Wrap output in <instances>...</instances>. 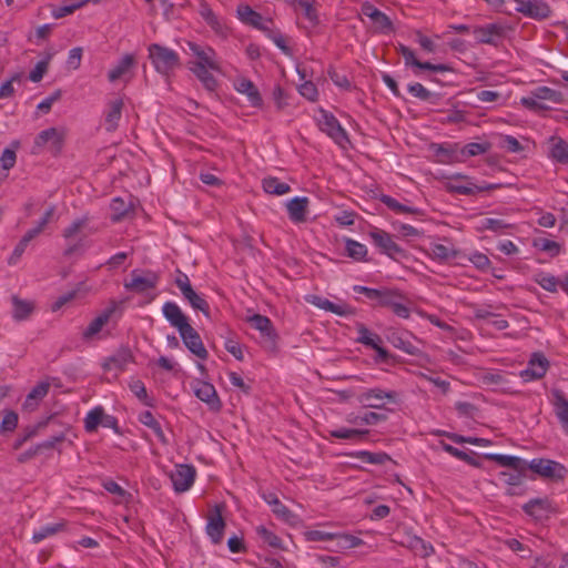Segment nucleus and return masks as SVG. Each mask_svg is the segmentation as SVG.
Listing matches in <instances>:
<instances>
[{
	"mask_svg": "<svg viewBox=\"0 0 568 568\" xmlns=\"http://www.w3.org/2000/svg\"><path fill=\"white\" fill-rule=\"evenodd\" d=\"M162 314L170 325L178 329L185 347L201 359L207 358V351L200 334L190 325L187 316L175 302H165Z\"/></svg>",
	"mask_w": 568,
	"mask_h": 568,
	"instance_id": "f257e3e1",
	"label": "nucleus"
},
{
	"mask_svg": "<svg viewBox=\"0 0 568 568\" xmlns=\"http://www.w3.org/2000/svg\"><path fill=\"white\" fill-rule=\"evenodd\" d=\"M237 17L239 19L248 26H252L261 31H263L268 38L273 40L275 45L283 51H286L285 39L280 32L273 30V21L271 19L264 18L261 13L254 11L247 4H241L237 7Z\"/></svg>",
	"mask_w": 568,
	"mask_h": 568,
	"instance_id": "f03ea898",
	"label": "nucleus"
},
{
	"mask_svg": "<svg viewBox=\"0 0 568 568\" xmlns=\"http://www.w3.org/2000/svg\"><path fill=\"white\" fill-rule=\"evenodd\" d=\"M149 59L160 74L169 78L180 65V57L174 50L152 43L148 48Z\"/></svg>",
	"mask_w": 568,
	"mask_h": 568,
	"instance_id": "7ed1b4c3",
	"label": "nucleus"
},
{
	"mask_svg": "<svg viewBox=\"0 0 568 568\" xmlns=\"http://www.w3.org/2000/svg\"><path fill=\"white\" fill-rule=\"evenodd\" d=\"M315 119L320 130L334 140L335 143L344 145L348 142L347 132L333 113L321 108Z\"/></svg>",
	"mask_w": 568,
	"mask_h": 568,
	"instance_id": "20e7f679",
	"label": "nucleus"
},
{
	"mask_svg": "<svg viewBox=\"0 0 568 568\" xmlns=\"http://www.w3.org/2000/svg\"><path fill=\"white\" fill-rule=\"evenodd\" d=\"M122 304L123 301L111 300L109 305L90 322L88 327L83 331L82 337L85 341L92 339L102 331L103 326L111 320L114 314L119 313L120 317L122 315Z\"/></svg>",
	"mask_w": 568,
	"mask_h": 568,
	"instance_id": "39448f33",
	"label": "nucleus"
},
{
	"mask_svg": "<svg viewBox=\"0 0 568 568\" xmlns=\"http://www.w3.org/2000/svg\"><path fill=\"white\" fill-rule=\"evenodd\" d=\"M65 138L64 129L49 128L41 131L34 139L32 153H40L42 149L48 146L52 152L58 153L63 146Z\"/></svg>",
	"mask_w": 568,
	"mask_h": 568,
	"instance_id": "423d86ee",
	"label": "nucleus"
},
{
	"mask_svg": "<svg viewBox=\"0 0 568 568\" xmlns=\"http://www.w3.org/2000/svg\"><path fill=\"white\" fill-rule=\"evenodd\" d=\"M510 29L503 23H488L485 26H476L473 28L478 44L498 45V43L507 36Z\"/></svg>",
	"mask_w": 568,
	"mask_h": 568,
	"instance_id": "0eeeda50",
	"label": "nucleus"
},
{
	"mask_svg": "<svg viewBox=\"0 0 568 568\" xmlns=\"http://www.w3.org/2000/svg\"><path fill=\"white\" fill-rule=\"evenodd\" d=\"M398 394L381 387L366 388L358 395V400L366 407L382 409L386 403H396Z\"/></svg>",
	"mask_w": 568,
	"mask_h": 568,
	"instance_id": "6e6552de",
	"label": "nucleus"
},
{
	"mask_svg": "<svg viewBox=\"0 0 568 568\" xmlns=\"http://www.w3.org/2000/svg\"><path fill=\"white\" fill-rule=\"evenodd\" d=\"M446 187L452 193L460 195H474L480 192L494 190L497 187V185L488 183L477 185L474 182H471L467 176L457 174L449 179Z\"/></svg>",
	"mask_w": 568,
	"mask_h": 568,
	"instance_id": "1a4fd4ad",
	"label": "nucleus"
},
{
	"mask_svg": "<svg viewBox=\"0 0 568 568\" xmlns=\"http://www.w3.org/2000/svg\"><path fill=\"white\" fill-rule=\"evenodd\" d=\"M189 50L196 57L197 61L192 67L210 68L212 71L220 72L221 65L213 48L201 45L195 42L187 43Z\"/></svg>",
	"mask_w": 568,
	"mask_h": 568,
	"instance_id": "9d476101",
	"label": "nucleus"
},
{
	"mask_svg": "<svg viewBox=\"0 0 568 568\" xmlns=\"http://www.w3.org/2000/svg\"><path fill=\"white\" fill-rule=\"evenodd\" d=\"M549 368V361L541 353H534L527 367L519 373L526 383L544 377Z\"/></svg>",
	"mask_w": 568,
	"mask_h": 568,
	"instance_id": "9b49d317",
	"label": "nucleus"
},
{
	"mask_svg": "<svg viewBox=\"0 0 568 568\" xmlns=\"http://www.w3.org/2000/svg\"><path fill=\"white\" fill-rule=\"evenodd\" d=\"M529 468L545 477L550 479H560L565 475V467L551 459H545V458H535L529 463Z\"/></svg>",
	"mask_w": 568,
	"mask_h": 568,
	"instance_id": "f8f14e48",
	"label": "nucleus"
},
{
	"mask_svg": "<svg viewBox=\"0 0 568 568\" xmlns=\"http://www.w3.org/2000/svg\"><path fill=\"white\" fill-rule=\"evenodd\" d=\"M195 468L191 465H178L171 473V481L176 493H184L191 488L195 479Z\"/></svg>",
	"mask_w": 568,
	"mask_h": 568,
	"instance_id": "ddd939ff",
	"label": "nucleus"
},
{
	"mask_svg": "<svg viewBox=\"0 0 568 568\" xmlns=\"http://www.w3.org/2000/svg\"><path fill=\"white\" fill-rule=\"evenodd\" d=\"M516 10L526 17L541 20L550 16L549 6L542 0H515Z\"/></svg>",
	"mask_w": 568,
	"mask_h": 568,
	"instance_id": "4468645a",
	"label": "nucleus"
},
{
	"mask_svg": "<svg viewBox=\"0 0 568 568\" xmlns=\"http://www.w3.org/2000/svg\"><path fill=\"white\" fill-rule=\"evenodd\" d=\"M306 301L321 310L339 316H349L355 313V310L346 303L336 304L318 295H310L306 297Z\"/></svg>",
	"mask_w": 568,
	"mask_h": 568,
	"instance_id": "2eb2a0df",
	"label": "nucleus"
},
{
	"mask_svg": "<svg viewBox=\"0 0 568 568\" xmlns=\"http://www.w3.org/2000/svg\"><path fill=\"white\" fill-rule=\"evenodd\" d=\"M306 301L321 310L339 316H349L355 313V310L346 303L336 304L318 295H310L306 297Z\"/></svg>",
	"mask_w": 568,
	"mask_h": 568,
	"instance_id": "dca6fc26",
	"label": "nucleus"
},
{
	"mask_svg": "<svg viewBox=\"0 0 568 568\" xmlns=\"http://www.w3.org/2000/svg\"><path fill=\"white\" fill-rule=\"evenodd\" d=\"M374 244L381 248V251L390 257H395L403 253V250L397 245L392 236L379 229H375L369 233Z\"/></svg>",
	"mask_w": 568,
	"mask_h": 568,
	"instance_id": "f3484780",
	"label": "nucleus"
},
{
	"mask_svg": "<svg viewBox=\"0 0 568 568\" xmlns=\"http://www.w3.org/2000/svg\"><path fill=\"white\" fill-rule=\"evenodd\" d=\"M236 92L246 95L247 101L253 108H262L263 99L256 85L247 78H239L234 81Z\"/></svg>",
	"mask_w": 568,
	"mask_h": 568,
	"instance_id": "a211bd4d",
	"label": "nucleus"
},
{
	"mask_svg": "<svg viewBox=\"0 0 568 568\" xmlns=\"http://www.w3.org/2000/svg\"><path fill=\"white\" fill-rule=\"evenodd\" d=\"M158 284V276L154 273H149L142 276L138 271H132L131 280L124 283V287L128 291L135 293H145L149 290H153Z\"/></svg>",
	"mask_w": 568,
	"mask_h": 568,
	"instance_id": "6ab92c4d",
	"label": "nucleus"
},
{
	"mask_svg": "<svg viewBox=\"0 0 568 568\" xmlns=\"http://www.w3.org/2000/svg\"><path fill=\"white\" fill-rule=\"evenodd\" d=\"M310 200L306 196H296L286 202L288 219L295 223H304L307 219Z\"/></svg>",
	"mask_w": 568,
	"mask_h": 568,
	"instance_id": "aec40b11",
	"label": "nucleus"
},
{
	"mask_svg": "<svg viewBox=\"0 0 568 568\" xmlns=\"http://www.w3.org/2000/svg\"><path fill=\"white\" fill-rule=\"evenodd\" d=\"M548 156L552 162L568 165V141L552 135L547 141Z\"/></svg>",
	"mask_w": 568,
	"mask_h": 568,
	"instance_id": "412c9836",
	"label": "nucleus"
},
{
	"mask_svg": "<svg viewBox=\"0 0 568 568\" xmlns=\"http://www.w3.org/2000/svg\"><path fill=\"white\" fill-rule=\"evenodd\" d=\"M550 403L561 427L568 434V399L564 392L558 388H554L551 390Z\"/></svg>",
	"mask_w": 568,
	"mask_h": 568,
	"instance_id": "4be33fe9",
	"label": "nucleus"
},
{
	"mask_svg": "<svg viewBox=\"0 0 568 568\" xmlns=\"http://www.w3.org/2000/svg\"><path fill=\"white\" fill-rule=\"evenodd\" d=\"M132 361L131 351L128 347H121L113 355L105 358L102 366L104 371L123 372Z\"/></svg>",
	"mask_w": 568,
	"mask_h": 568,
	"instance_id": "5701e85b",
	"label": "nucleus"
},
{
	"mask_svg": "<svg viewBox=\"0 0 568 568\" xmlns=\"http://www.w3.org/2000/svg\"><path fill=\"white\" fill-rule=\"evenodd\" d=\"M194 394L202 402L206 403L212 409L219 410L221 402L215 387L207 382L197 381L194 385Z\"/></svg>",
	"mask_w": 568,
	"mask_h": 568,
	"instance_id": "b1692460",
	"label": "nucleus"
},
{
	"mask_svg": "<svg viewBox=\"0 0 568 568\" xmlns=\"http://www.w3.org/2000/svg\"><path fill=\"white\" fill-rule=\"evenodd\" d=\"M362 13L372 20L375 28L379 32H388L393 29L390 19L384 12H382L379 9L375 8L371 3L365 2L362 6Z\"/></svg>",
	"mask_w": 568,
	"mask_h": 568,
	"instance_id": "393cba45",
	"label": "nucleus"
},
{
	"mask_svg": "<svg viewBox=\"0 0 568 568\" xmlns=\"http://www.w3.org/2000/svg\"><path fill=\"white\" fill-rule=\"evenodd\" d=\"M123 105L124 102L121 98L111 100L106 104V109L104 112V125L108 132H114L118 129L119 122L122 116Z\"/></svg>",
	"mask_w": 568,
	"mask_h": 568,
	"instance_id": "a878e982",
	"label": "nucleus"
},
{
	"mask_svg": "<svg viewBox=\"0 0 568 568\" xmlns=\"http://www.w3.org/2000/svg\"><path fill=\"white\" fill-rule=\"evenodd\" d=\"M199 14L217 36L224 37L226 34L225 22L213 12L207 2H200Z\"/></svg>",
	"mask_w": 568,
	"mask_h": 568,
	"instance_id": "bb28decb",
	"label": "nucleus"
},
{
	"mask_svg": "<svg viewBox=\"0 0 568 568\" xmlns=\"http://www.w3.org/2000/svg\"><path fill=\"white\" fill-rule=\"evenodd\" d=\"M225 529V521L222 518L220 507H215V513L209 517L206 525V534L211 538L214 545H217L223 539V534Z\"/></svg>",
	"mask_w": 568,
	"mask_h": 568,
	"instance_id": "cd10ccee",
	"label": "nucleus"
},
{
	"mask_svg": "<svg viewBox=\"0 0 568 568\" xmlns=\"http://www.w3.org/2000/svg\"><path fill=\"white\" fill-rule=\"evenodd\" d=\"M247 322L257 329L263 336L267 337L272 342L276 338V333L273 328V324L267 316L261 314H254L247 318Z\"/></svg>",
	"mask_w": 568,
	"mask_h": 568,
	"instance_id": "c85d7f7f",
	"label": "nucleus"
},
{
	"mask_svg": "<svg viewBox=\"0 0 568 568\" xmlns=\"http://www.w3.org/2000/svg\"><path fill=\"white\" fill-rule=\"evenodd\" d=\"M50 384L47 382L37 384L27 395L23 407L29 410L36 409L39 405V402L47 396Z\"/></svg>",
	"mask_w": 568,
	"mask_h": 568,
	"instance_id": "c756f323",
	"label": "nucleus"
},
{
	"mask_svg": "<svg viewBox=\"0 0 568 568\" xmlns=\"http://www.w3.org/2000/svg\"><path fill=\"white\" fill-rule=\"evenodd\" d=\"M135 64L133 54H124L119 62L109 71L108 79L110 82H115Z\"/></svg>",
	"mask_w": 568,
	"mask_h": 568,
	"instance_id": "7c9ffc66",
	"label": "nucleus"
},
{
	"mask_svg": "<svg viewBox=\"0 0 568 568\" xmlns=\"http://www.w3.org/2000/svg\"><path fill=\"white\" fill-rule=\"evenodd\" d=\"M387 339L392 345L407 354H415V346L409 341L407 333L402 331H392L387 335Z\"/></svg>",
	"mask_w": 568,
	"mask_h": 568,
	"instance_id": "2f4dec72",
	"label": "nucleus"
},
{
	"mask_svg": "<svg viewBox=\"0 0 568 568\" xmlns=\"http://www.w3.org/2000/svg\"><path fill=\"white\" fill-rule=\"evenodd\" d=\"M12 317L20 322L27 320L34 310L32 302L12 296Z\"/></svg>",
	"mask_w": 568,
	"mask_h": 568,
	"instance_id": "473e14b6",
	"label": "nucleus"
},
{
	"mask_svg": "<svg viewBox=\"0 0 568 568\" xmlns=\"http://www.w3.org/2000/svg\"><path fill=\"white\" fill-rule=\"evenodd\" d=\"M485 458L496 462L501 467L511 468L513 470L526 469L525 462L517 456L486 454Z\"/></svg>",
	"mask_w": 568,
	"mask_h": 568,
	"instance_id": "72a5a7b5",
	"label": "nucleus"
},
{
	"mask_svg": "<svg viewBox=\"0 0 568 568\" xmlns=\"http://www.w3.org/2000/svg\"><path fill=\"white\" fill-rule=\"evenodd\" d=\"M524 510L529 516L536 519H542L547 517L550 509V503L547 499H532L524 505Z\"/></svg>",
	"mask_w": 568,
	"mask_h": 568,
	"instance_id": "f704fd0d",
	"label": "nucleus"
},
{
	"mask_svg": "<svg viewBox=\"0 0 568 568\" xmlns=\"http://www.w3.org/2000/svg\"><path fill=\"white\" fill-rule=\"evenodd\" d=\"M65 525L62 521L43 525L33 531L31 540L34 544H39L47 538L55 536L62 531Z\"/></svg>",
	"mask_w": 568,
	"mask_h": 568,
	"instance_id": "c9c22d12",
	"label": "nucleus"
},
{
	"mask_svg": "<svg viewBox=\"0 0 568 568\" xmlns=\"http://www.w3.org/2000/svg\"><path fill=\"white\" fill-rule=\"evenodd\" d=\"M264 500L272 507V511L277 518L286 523H290L293 519L294 515L292 511L276 497V495L270 494L264 496Z\"/></svg>",
	"mask_w": 568,
	"mask_h": 568,
	"instance_id": "e433bc0d",
	"label": "nucleus"
},
{
	"mask_svg": "<svg viewBox=\"0 0 568 568\" xmlns=\"http://www.w3.org/2000/svg\"><path fill=\"white\" fill-rule=\"evenodd\" d=\"M139 420L146 427L151 428L156 438L164 445L169 443L160 423L155 419L150 410H145L140 414Z\"/></svg>",
	"mask_w": 568,
	"mask_h": 568,
	"instance_id": "4c0bfd02",
	"label": "nucleus"
},
{
	"mask_svg": "<svg viewBox=\"0 0 568 568\" xmlns=\"http://www.w3.org/2000/svg\"><path fill=\"white\" fill-rule=\"evenodd\" d=\"M458 252L453 245H445L442 243H433L429 246V255L440 262H446L456 257Z\"/></svg>",
	"mask_w": 568,
	"mask_h": 568,
	"instance_id": "58836bf2",
	"label": "nucleus"
},
{
	"mask_svg": "<svg viewBox=\"0 0 568 568\" xmlns=\"http://www.w3.org/2000/svg\"><path fill=\"white\" fill-rule=\"evenodd\" d=\"M182 296L193 310L202 312L205 316L210 315L209 303L201 294L196 293L194 288L182 293Z\"/></svg>",
	"mask_w": 568,
	"mask_h": 568,
	"instance_id": "ea45409f",
	"label": "nucleus"
},
{
	"mask_svg": "<svg viewBox=\"0 0 568 568\" xmlns=\"http://www.w3.org/2000/svg\"><path fill=\"white\" fill-rule=\"evenodd\" d=\"M368 435L367 429H355L341 427L329 430V436L338 439H348L353 442H359Z\"/></svg>",
	"mask_w": 568,
	"mask_h": 568,
	"instance_id": "a19ab883",
	"label": "nucleus"
},
{
	"mask_svg": "<svg viewBox=\"0 0 568 568\" xmlns=\"http://www.w3.org/2000/svg\"><path fill=\"white\" fill-rule=\"evenodd\" d=\"M263 190L272 195H284L291 191V186L274 176L265 178L262 181Z\"/></svg>",
	"mask_w": 568,
	"mask_h": 568,
	"instance_id": "79ce46f5",
	"label": "nucleus"
},
{
	"mask_svg": "<svg viewBox=\"0 0 568 568\" xmlns=\"http://www.w3.org/2000/svg\"><path fill=\"white\" fill-rule=\"evenodd\" d=\"M190 70L193 72V74L197 78V80L203 84V87L210 91H215L217 87V80L215 77L211 73L210 68H202V67H191Z\"/></svg>",
	"mask_w": 568,
	"mask_h": 568,
	"instance_id": "37998d69",
	"label": "nucleus"
},
{
	"mask_svg": "<svg viewBox=\"0 0 568 568\" xmlns=\"http://www.w3.org/2000/svg\"><path fill=\"white\" fill-rule=\"evenodd\" d=\"M351 457L361 459L363 463L372 465L385 464L390 457L385 453H372L368 450H358L349 454Z\"/></svg>",
	"mask_w": 568,
	"mask_h": 568,
	"instance_id": "c03bdc74",
	"label": "nucleus"
},
{
	"mask_svg": "<svg viewBox=\"0 0 568 568\" xmlns=\"http://www.w3.org/2000/svg\"><path fill=\"white\" fill-rule=\"evenodd\" d=\"M257 537L267 546L276 549H283L281 538L263 525L255 527Z\"/></svg>",
	"mask_w": 568,
	"mask_h": 568,
	"instance_id": "a18cd8bd",
	"label": "nucleus"
},
{
	"mask_svg": "<svg viewBox=\"0 0 568 568\" xmlns=\"http://www.w3.org/2000/svg\"><path fill=\"white\" fill-rule=\"evenodd\" d=\"M356 331V342L371 348L376 347V344H382V338L377 334L371 332L365 325H357Z\"/></svg>",
	"mask_w": 568,
	"mask_h": 568,
	"instance_id": "49530a36",
	"label": "nucleus"
},
{
	"mask_svg": "<svg viewBox=\"0 0 568 568\" xmlns=\"http://www.w3.org/2000/svg\"><path fill=\"white\" fill-rule=\"evenodd\" d=\"M407 90L413 97L422 101H429L432 103H436L439 100V95L437 93L430 92L422 83L418 82L408 84Z\"/></svg>",
	"mask_w": 568,
	"mask_h": 568,
	"instance_id": "de8ad7c7",
	"label": "nucleus"
},
{
	"mask_svg": "<svg viewBox=\"0 0 568 568\" xmlns=\"http://www.w3.org/2000/svg\"><path fill=\"white\" fill-rule=\"evenodd\" d=\"M333 540L336 541V548L339 550L356 548L364 544L363 539L356 536L341 532H335V537Z\"/></svg>",
	"mask_w": 568,
	"mask_h": 568,
	"instance_id": "09e8293b",
	"label": "nucleus"
},
{
	"mask_svg": "<svg viewBox=\"0 0 568 568\" xmlns=\"http://www.w3.org/2000/svg\"><path fill=\"white\" fill-rule=\"evenodd\" d=\"M535 282L545 291L556 293L562 281L548 273H539L535 276Z\"/></svg>",
	"mask_w": 568,
	"mask_h": 568,
	"instance_id": "8fccbe9b",
	"label": "nucleus"
},
{
	"mask_svg": "<svg viewBox=\"0 0 568 568\" xmlns=\"http://www.w3.org/2000/svg\"><path fill=\"white\" fill-rule=\"evenodd\" d=\"M381 201L392 211L400 214H418L420 211L416 207L399 203L389 195H382Z\"/></svg>",
	"mask_w": 568,
	"mask_h": 568,
	"instance_id": "3c124183",
	"label": "nucleus"
},
{
	"mask_svg": "<svg viewBox=\"0 0 568 568\" xmlns=\"http://www.w3.org/2000/svg\"><path fill=\"white\" fill-rule=\"evenodd\" d=\"M534 247L547 252L551 257L559 255L561 252V245L558 242L546 237L535 239Z\"/></svg>",
	"mask_w": 568,
	"mask_h": 568,
	"instance_id": "603ef678",
	"label": "nucleus"
},
{
	"mask_svg": "<svg viewBox=\"0 0 568 568\" xmlns=\"http://www.w3.org/2000/svg\"><path fill=\"white\" fill-rule=\"evenodd\" d=\"M104 410L102 407H94L84 418V428L87 432H94L98 426L103 422Z\"/></svg>",
	"mask_w": 568,
	"mask_h": 568,
	"instance_id": "864d4df0",
	"label": "nucleus"
},
{
	"mask_svg": "<svg viewBox=\"0 0 568 568\" xmlns=\"http://www.w3.org/2000/svg\"><path fill=\"white\" fill-rule=\"evenodd\" d=\"M397 50H398V53L403 57L405 65L413 67L415 69L414 73L416 75H418L419 71L422 69L423 62L416 58L415 52L410 48H408L404 44H399Z\"/></svg>",
	"mask_w": 568,
	"mask_h": 568,
	"instance_id": "5fc2aeb1",
	"label": "nucleus"
},
{
	"mask_svg": "<svg viewBox=\"0 0 568 568\" xmlns=\"http://www.w3.org/2000/svg\"><path fill=\"white\" fill-rule=\"evenodd\" d=\"M345 248H346L347 256H349L356 261H363L365 258V256L367 255L366 246L355 240H352V239L346 240Z\"/></svg>",
	"mask_w": 568,
	"mask_h": 568,
	"instance_id": "6e6d98bb",
	"label": "nucleus"
},
{
	"mask_svg": "<svg viewBox=\"0 0 568 568\" xmlns=\"http://www.w3.org/2000/svg\"><path fill=\"white\" fill-rule=\"evenodd\" d=\"M19 146L20 142L16 140L11 142V149L3 150L0 156V168L8 171L14 166L17 160L16 150L19 149Z\"/></svg>",
	"mask_w": 568,
	"mask_h": 568,
	"instance_id": "4d7b16f0",
	"label": "nucleus"
},
{
	"mask_svg": "<svg viewBox=\"0 0 568 568\" xmlns=\"http://www.w3.org/2000/svg\"><path fill=\"white\" fill-rule=\"evenodd\" d=\"M442 449L446 453H448L449 455L463 460V462H466L467 464L471 465V466H475V467H479L480 464L477 459H475L474 457H471L470 455H468L467 453L452 446L450 444H447L445 442H440L439 443Z\"/></svg>",
	"mask_w": 568,
	"mask_h": 568,
	"instance_id": "13d9d810",
	"label": "nucleus"
},
{
	"mask_svg": "<svg viewBox=\"0 0 568 568\" xmlns=\"http://www.w3.org/2000/svg\"><path fill=\"white\" fill-rule=\"evenodd\" d=\"M52 53H47L44 59L40 60L36 67L30 71L29 73V79L30 81L37 83V82H40L43 78V75L45 74V72L48 71V68H49V63L52 59Z\"/></svg>",
	"mask_w": 568,
	"mask_h": 568,
	"instance_id": "bf43d9fd",
	"label": "nucleus"
},
{
	"mask_svg": "<svg viewBox=\"0 0 568 568\" xmlns=\"http://www.w3.org/2000/svg\"><path fill=\"white\" fill-rule=\"evenodd\" d=\"M83 230H92L91 227H89V219L87 216L77 219L67 229H64L63 237L65 240H71Z\"/></svg>",
	"mask_w": 568,
	"mask_h": 568,
	"instance_id": "052dcab7",
	"label": "nucleus"
},
{
	"mask_svg": "<svg viewBox=\"0 0 568 568\" xmlns=\"http://www.w3.org/2000/svg\"><path fill=\"white\" fill-rule=\"evenodd\" d=\"M404 297L395 290L381 288L376 306L392 307L397 300Z\"/></svg>",
	"mask_w": 568,
	"mask_h": 568,
	"instance_id": "680f3d73",
	"label": "nucleus"
},
{
	"mask_svg": "<svg viewBox=\"0 0 568 568\" xmlns=\"http://www.w3.org/2000/svg\"><path fill=\"white\" fill-rule=\"evenodd\" d=\"M535 93V98L542 101H551L555 103H559L561 101V93L550 89L548 87H538L532 90Z\"/></svg>",
	"mask_w": 568,
	"mask_h": 568,
	"instance_id": "e2e57ef3",
	"label": "nucleus"
},
{
	"mask_svg": "<svg viewBox=\"0 0 568 568\" xmlns=\"http://www.w3.org/2000/svg\"><path fill=\"white\" fill-rule=\"evenodd\" d=\"M491 148L489 142H470L462 149L465 156H476L488 152Z\"/></svg>",
	"mask_w": 568,
	"mask_h": 568,
	"instance_id": "0e129e2a",
	"label": "nucleus"
},
{
	"mask_svg": "<svg viewBox=\"0 0 568 568\" xmlns=\"http://www.w3.org/2000/svg\"><path fill=\"white\" fill-rule=\"evenodd\" d=\"M510 225L501 219L485 217L480 221V230H488L495 233H504Z\"/></svg>",
	"mask_w": 568,
	"mask_h": 568,
	"instance_id": "69168bd1",
	"label": "nucleus"
},
{
	"mask_svg": "<svg viewBox=\"0 0 568 568\" xmlns=\"http://www.w3.org/2000/svg\"><path fill=\"white\" fill-rule=\"evenodd\" d=\"M468 261L479 271L486 272L490 268L491 262L488 256L481 252L475 251L469 254Z\"/></svg>",
	"mask_w": 568,
	"mask_h": 568,
	"instance_id": "338daca9",
	"label": "nucleus"
},
{
	"mask_svg": "<svg viewBox=\"0 0 568 568\" xmlns=\"http://www.w3.org/2000/svg\"><path fill=\"white\" fill-rule=\"evenodd\" d=\"M432 149L437 156V161L440 163L450 162L455 158V150L450 146H445L444 144H432Z\"/></svg>",
	"mask_w": 568,
	"mask_h": 568,
	"instance_id": "774afa93",
	"label": "nucleus"
}]
</instances>
